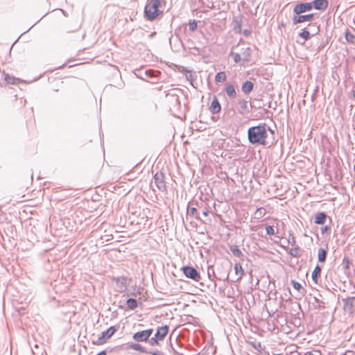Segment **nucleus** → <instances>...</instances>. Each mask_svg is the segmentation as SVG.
<instances>
[{
	"mask_svg": "<svg viewBox=\"0 0 355 355\" xmlns=\"http://www.w3.org/2000/svg\"><path fill=\"white\" fill-rule=\"evenodd\" d=\"M268 131L272 135L274 134V130H271L265 123L249 128L248 130L249 142L253 145L267 146L268 144L267 140L268 137Z\"/></svg>",
	"mask_w": 355,
	"mask_h": 355,
	"instance_id": "obj_1",
	"label": "nucleus"
},
{
	"mask_svg": "<svg viewBox=\"0 0 355 355\" xmlns=\"http://www.w3.org/2000/svg\"><path fill=\"white\" fill-rule=\"evenodd\" d=\"M160 5L159 0H149L148 1L144 8V15L148 20L153 21L159 15Z\"/></svg>",
	"mask_w": 355,
	"mask_h": 355,
	"instance_id": "obj_2",
	"label": "nucleus"
},
{
	"mask_svg": "<svg viewBox=\"0 0 355 355\" xmlns=\"http://www.w3.org/2000/svg\"><path fill=\"white\" fill-rule=\"evenodd\" d=\"M181 270L184 275L193 281L199 282L201 279L200 272L193 267L190 266H184L181 268Z\"/></svg>",
	"mask_w": 355,
	"mask_h": 355,
	"instance_id": "obj_3",
	"label": "nucleus"
},
{
	"mask_svg": "<svg viewBox=\"0 0 355 355\" xmlns=\"http://www.w3.org/2000/svg\"><path fill=\"white\" fill-rule=\"evenodd\" d=\"M116 330L117 328L115 326H111L107 330L103 331L100 336L98 338L97 341L94 342V343L96 345L104 344L107 339H109L114 335Z\"/></svg>",
	"mask_w": 355,
	"mask_h": 355,
	"instance_id": "obj_4",
	"label": "nucleus"
},
{
	"mask_svg": "<svg viewBox=\"0 0 355 355\" xmlns=\"http://www.w3.org/2000/svg\"><path fill=\"white\" fill-rule=\"evenodd\" d=\"M153 329H148L141 331L135 333L132 336V338L136 342H144L149 339L153 334Z\"/></svg>",
	"mask_w": 355,
	"mask_h": 355,
	"instance_id": "obj_5",
	"label": "nucleus"
},
{
	"mask_svg": "<svg viewBox=\"0 0 355 355\" xmlns=\"http://www.w3.org/2000/svg\"><path fill=\"white\" fill-rule=\"evenodd\" d=\"M343 309L349 314L355 315V297H348L343 299Z\"/></svg>",
	"mask_w": 355,
	"mask_h": 355,
	"instance_id": "obj_6",
	"label": "nucleus"
},
{
	"mask_svg": "<svg viewBox=\"0 0 355 355\" xmlns=\"http://www.w3.org/2000/svg\"><path fill=\"white\" fill-rule=\"evenodd\" d=\"M313 9L311 2H302L297 3L293 8V12L296 15H300Z\"/></svg>",
	"mask_w": 355,
	"mask_h": 355,
	"instance_id": "obj_7",
	"label": "nucleus"
},
{
	"mask_svg": "<svg viewBox=\"0 0 355 355\" xmlns=\"http://www.w3.org/2000/svg\"><path fill=\"white\" fill-rule=\"evenodd\" d=\"M154 182L157 189L161 191H165L166 190V183L164 180L163 173H155L154 177Z\"/></svg>",
	"mask_w": 355,
	"mask_h": 355,
	"instance_id": "obj_8",
	"label": "nucleus"
},
{
	"mask_svg": "<svg viewBox=\"0 0 355 355\" xmlns=\"http://www.w3.org/2000/svg\"><path fill=\"white\" fill-rule=\"evenodd\" d=\"M315 16V14L311 13L308 15H294L293 17V22L295 24H300L305 21H311Z\"/></svg>",
	"mask_w": 355,
	"mask_h": 355,
	"instance_id": "obj_9",
	"label": "nucleus"
},
{
	"mask_svg": "<svg viewBox=\"0 0 355 355\" xmlns=\"http://www.w3.org/2000/svg\"><path fill=\"white\" fill-rule=\"evenodd\" d=\"M117 291L119 292H124L127 289L128 278L125 277H119L116 279Z\"/></svg>",
	"mask_w": 355,
	"mask_h": 355,
	"instance_id": "obj_10",
	"label": "nucleus"
},
{
	"mask_svg": "<svg viewBox=\"0 0 355 355\" xmlns=\"http://www.w3.org/2000/svg\"><path fill=\"white\" fill-rule=\"evenodd\" d=\"M312 8L316 10H324L329 6L327 0H314L311 2Z\"/></svg>",
	"mask_w": 355,
	"mask_h": 355,
	"instance_id": "obj_11",
	"label": "nucleus"
},
{
	"mask_svg": "<svg viewBox=\"0 0 355 355\" xmlns=\"http://www.w3.org/2000/svg\"><path fill=\"white\" fill-rule=\"evenodd\" d=\"M168 331V327L167 325L159 327L157 329L154 336L159 340H162L166 337Z\"/></svg>",
	"mask_w": 355,
	"mask_h": 355,
	"instance_id": "obj_12",
	"label": "nucleus"
},
{
	"mask_svg": "<svg viewBox=\"0 0 355 355\" xmlns=\"http://www.w3.org/2000/svg\"><path fill=\"white\" fill-rule=\"evenodd\" d=\"M221 106L219 101L215 96L211 103V105L209 107V111L212 114H218L220 112Z\"/></svg>",
	"mask_w": 355,
	"mask_h": 355,
	"instance_id": "obj_13",
	"label": "nucleus"
},
{
	"mask_svg": "<svg viewBox=\"0 0 355 355\" xmlns=\"http://www.w3.org/2000/svg\"><path fill=\"white\" fill-rule=\"evenodd\" d=\"M253 88H254L253 83L251 81L247 80L243 83L242 87H241V90L244 94H248L252 91Z\"/></svg>",
	"mask_w": 355,
	"mask_h": 355,
	"instance_id": "obj_14",
	"label": "nucleus"
},
{
	"mask_svg": "<svg viewBox=\"0 0 355 355\" xmlns=\"http://www.w3.org/2000/svg\"><path fill=\"white\" fill-rule=\"evenodd\" d=\"M327 214L324 212H319L315 215L314 223L318 225H323L327 219Z\"/></svg>",
	"mask_w": 355,
	"mask_h": 355,
	"instance_id": "obj_15",
	"label": "nucleus"
},
{
	"mask_svg": "<svg viewBox=\"0 0 355 355\" xmlns=\"http://www.w3.org/2000/svg\"><path fill=\"white\" fill-rule=\"evenodd\" d=\"M225 92L229 98H234L236 96V92L234 85L229 84L225 87Z\"/></svg>",
	"mask_w": 355,
	"mask_h": 355,
	"instance_id": "obj_16",
	"label": "nucleus"
},
{
	"mask_svg": "<svg viewBox=\"0 0 355 355\" xmlns=\"http://www.w3.org/2000/svg\"><path fill=\"white\" fill-rule=\"evenodd\" d=\"M241 55L242 60L244 62H248L251 56V49L250 47L243 48Z\"/></svg>",
	"mask_w": 355,
	"mask_h": 355,
	"instance_id": "obj_17",
	"label": "nucleus"
},
{
	"mask_svg": "<svg viewBox=\"0 0 355 355\" xmlns=\"http://www.w3.org/2000/svg\"><path fill=\"white\" fill-rule=\"evenodd\" d=\"M321 270V267L319 265H317L312 272L311 278L315 284H318V277L320 275Z\"/></svg>",
	"mask_w": 355,
	"mask_h": 355,
	"instance_id": "obj_18",
	"label": "nucleus"
},
{
	"mask_svg": "<svg viewBox=\"0 0 355 355\" xmlns=\"http://www.w3.org/2000/svg\"><path fill=\"white\" fill-rule=\"evenodd\" d=\"M129 347L131 349L138 351V352H140L142 353H145V354L151 353V352L147 351L145 347H144L143 346H141L140 344H138V343H132L130 345Z\"/></svg>",
	"mask_w": 355,
	"mask_h": 355,
	"instance_id": "obj_19",
	"label": "nucleus"
},
{
	"mask_svg": "<svg viewBox=\"0 0 355 355\" xmlns=\"http://www.w3.org/2000/svg\"><path fill=\"white\" fill-rule=\"evenodd\" d=\"M193 204V202H189V205ZM189 205H188L187 208V212L188 214L190 216H193L196 219L202 221L201 218H200L199 214L197 212V208L196 207H189Z\"/></svg>",
	"mask_w": 355,
	"mask_h": 355,
	"instance_id": "obj_20",
	"label": "nucleus"
},
{
	"mask_svg": "<svg viewBox=\"0 0 355 355\" xmlns=\"http://www.w3.org/2000/svg\"><path fill=\"white\" fill-rule=\"evenodd\" d=\"M241 24L242 20L241 17H239L235 18L233 21L234 30L237 33H240L241 31Z\"/></svg>",
	"mask_w": 355,
	"mask_h": 355,
	"instance_id": "obj_21",
	"label": "nucleus"
},
{
	"mask_svg": "<svg viewBox=\"0 0 355 355\" xmlns=\"http://www.w3.org/2000/svg\"><path fill=\"white\" fill-rule=\"evenodd\" d=\"M266 214V210L263 207L257 208L254 212V217L256 219H260L263 217Z\"/></svg>",
	"mask_w": 355,
	"mask_h": 355,
	"instance_id": "obj_22",
	"label": "nucleus"
},
{
	"mask_svg": "<svg viewBox=\"0 0 355 355\" xmlns=\"http://www.w3.org/2000/svg\"><path fill=\"white\" fill-rule=\"evenodd\" d=\"M226 79H227V76H226L225 72H224V71H220V72L217 73L215 76V81L216 83H223L226 80Z\"/></svg>",
	"mask_w": 355,
	"mask_h": 355,
	"instance_id": "obj_23",
	"label": "nucleus"
},
{
	"mask_svg": "<svg viewBox=\"0 0 355 355\" xmlns=\"http://www.w3.org/2000/svg\"><path fill=\"white\" fill-rule=\"evenodd\" d=\"M299 37L302 38L304 41L308 40L311 37V32L306 28H304L302 30V31L299 33Z\"/></svg>",
	"mask_w": 355,
	"mask_h": 355,
	"instance_id": "obj_24",
	"label": "nucleus"
},
{
	"mask_svg": "<svg viewBox=\"0 0 355 355\" xmlns=\"http://www.w3.org/2000/svg\"><path fill=\"white\" fill-rule=\"evenodd\" d=\"M327 252L326 250L323 249V248H320L318 250V261L320 262H324L326 261V259H327Z\"/></svg>",
	"mask_w": 355,
	"mask_h": 355,
	"instance_id": "obj_25",
	"label": "nucleus"
},
{
	"mask_svg": "<svg viewBox=\"0 0 355 355\" xmlns=\"http://www.w3.org/2000/svg\"><path fill=\"white\" fill-rule=\"evenodd\" d=\"M4 80L8 84H11V85H16L19 82V79L16 78L13 76H10L8 74L5 75Z\"/></svg>",
	"mask_w": 355,
	"mask_h": 355,
	"instance_id": "obj_26",
	"label": "nucleus"
},
{
	"mask_svg": "<svg viewBox=\"0 0 355 355\" xmlns=\"http://www.w3.org/2000/svg\"><path fill=\"white\" fill-rule=\"evenodd\" d=\"M186 78L189 80L191 84L193 85V82L196 79V75L193 73L191 70H186Z\"/></svg>",
	"mask_w": 355,
	"mask_h": 355,
	"instance_id": "obj_27",
	"label": "nucleus"
},
{
	"mask_svg": "<svg viewBox=\"0 0 355 355\" xmlns=\"http://www.w3.org/2000/svg\"><path fill=\"white\" fill-rule=\"evenodd\" d=\"M234 270L236 275H239V278L237 279V281L241 279L243 275V270L241 264L236 263L234 265Z\"/></svg>",
	"mask_w": 355,
	"mask_h": 355,
	"instance_id": "obj_28",
	"label": "nucleus"
},
{
	"mask_svg": "<svg viewBox=\"0 0 355 355\" xmlns=\"http://www.w3.org/2000/svg\"><path fill=\"white\" fill-rule=\"evenodd\" d=\"M126 304L130 309H135L138 306L137 301L134 298H128Z\"/></svg>",
	"mask_w": 355,
	"mask_h": 355,
	"instance_id": "obj_29",
	"label": "nucleus"
},
{
	"mask_svg": "<svg viewBox=\"0 0 355 355\" xmlns=\"http://www.w3.org/2000/svg\"><path fill=\"white\" fill-rule=\"evenodd\" d=\"M240 108L241 111H240L241 113H243L246 111H248V102L245 100H241L239 102Z\"/></svg>",
	"mask_w": 355,
	"mask_h": 355,
	"instance_id": "obj_30",
	"label": "nucleus"
},
{
	"mask_svg": "<svg viewBox=\"0 0 355 355\" xmlns=\"http://www.w3.org/2000/svg\"><path fill=\"white\" fill-rule=\"evenodd\" d=\"M346 40L349 43H354L355 40V35L348 30L345 33Z\"/></svg>",
	"mask_w": 355,
	"mask_h": 355,
	"instance_id": "obj_31",
	"label": "nucleus"
},
{
	"mask_svg": "<svg viewBox=\"0 0 355 355\" xmlns=\"http://www.w3.org/2000/svg\"><path fill=\"white\" fill-rule=\"evenodd\" d=\"M230 55L233 58L234 62L239 63L242 60L241 55L238 53H235L233 51L230 52Z\"/></svg>",
	"mask_w": 355,
	"mask_h": 355,
	"instance_id": "obj_32",
	"label": "nucleus"
},
{
	"mask_svg": "<svg viewBox=\"0 0 355 355\" xmlns=\"http://www.w3.org/2000/svg\"><path fill=\"white\" fill-rule=\"evenodd\" d=\"M231 251L232 254L236 257H241L243 255L241 250L236 246L232 247Z\"/></svg>",
	"mask_w": 355,
	"mask_h": 355,
	"instance_id": "obj_33",
	"label": "nucleus"
},
{
	"mask_svg": "<svg viewBox=\"0 0 355 355\" xmlns=\"http://www.w3.org/2000/svg\"><path fill=\"white\" fill-rule=\"evenodd\" d=\"M289 254L293 257H298L300 256V248L295 247L290 250Z\"/></svg>",
	"mask_w": 355,
	"mask_h": 355,
	"instance_id": "obj_34",
	"label": "nucleus"
},
{
	"mask_svg": "<svg viewBox=\"0 0 355 355\" xmlns=\"http://www.w3.org/2000/svg\"><path fill=\"white\" fill-rule=\"evenodd\" d=\"M198 27L197 22L196 20H193L189 23V29L191 31H194Z\"/></svg>",
	"mask_w": 355,
	"mask_h": 355,
	"instance_id": "obj_35",
	"label": "nucleus"
},
{
	"mask_svg": "<svg viewBox=\"0 0 355 355\" xmlns=\"http://www.w3.org/2000/svg\"><path fill=\"white\" fill-rule=\"evenodd\" d=\"M293 286V288L300 292L301 290L304 291V288H302V285L295 281H292Z\"/></svg>",
	"mask_w": 355,
	"mask_h": 355,
	"instance_id": "obj_36",
	"label": "nucleus"
},
{
	"mask_svg": "<svg viewBox=\"0 0 355 355\" xmlns=\"http://www.w3.org/2000/svg\"><path fill=\"white\" fill-rule=\"evenodd\" d=\"M266 232L267 234L270 235V236L274 235L275 233L273 227L271 225L266 226Z\"/></svg>",
	"mask_w": 355,
	"mask_h": 355,
	"instance_id": "obj_37",
	"label": "nucleus"
},
{
	"mask_svg": "<svg viewBox=\"0 0 355 355\" xmlns=\"http://www.w3.org/2000/svg\"><path fill=\"white\" fill-rule=\"evenodd\" d=\"M309 26L311 28V27L314 28V29H312V32H313L312 35H316L320 31L319 26H315V24H309Z\"/></svg>",
	"mask_w": 355,
	"mask_h": 355,
	"instance_id": "obj_38",
	"label": "nucleus"
},
{
	"mask_svg": "<svg viewBox=\"0 0 355 355\" xmlns=\"http://www.w3.org/2000/svg\"><path fill=\"white\" fill-rule=\"evenodd\" d=\"M159 340L156 338L155 336L152 337L151 338H150L149 340V344L151 345V346H155V345H158V342Z\"/></svg>",
	"mask_w": 355,
	"mask_h": 355,
	"instance_id": "obj_39",
	"label": "nucleus"
},
{
	"mask_svg": "<svg viewBox=\"0 0 355 355\" xmlns=\"http://www.w3.org/2000/svg\"><path fill=\"white\" fill-rule=\"evenodd\" d=\"M288 243L291 244L292 246H294L295 245V239L293 235H290L288 239Z\"/></svg>",
	"mask_w": 355,
	"mask_h": 355,
	"instance_id": "obj_40",
	"label": "nucleus"
},
{
	"mask_svg": "<svg viewBox=\"0 0 355 355\" xmlns=\"http://www.w3.org/2000/svg\"><path fill=\"white\" fill-rule=\"evenodd\" d=\"M229 277V275L228 274H223L222 275H220V277H217L218 279L220 280H223V281H225L228 279Z\"/></svg>",
	"mask_w": 355,
	"mask_h": 355,
	"instance_id": "obj_41",
	"label": "nucleus"
},
{
	"mask_svg": "<svg viewBox=\"0 0 355 355\" xmlns=\"http://www.w3.org/2000/svg\"><path fill=\"white\" fill-rule=\"evenodd\" d=\"M209 211L207 207H205L202 210V215L204 216H207L209 215Z\"/></svg>",
	"mask_w": 355,
	"mask_h": 355,
	"instance_id": "obj_42",
	"label": "nucleus"
},
{
	"mask_svg": "<svg viewBox=\"0 0 355 355\" xmlns=\"http://www.w3.org/2000/svg\"><path fill=\"white\" fill-rule=\"evenodd\" d=\"M214 274V270L213 269V268H210L209 267L208 268V276L209 278H211V275Z\"/></svg>",
	"mask_w": 355,
	"mask_h": 355,
	"instance_id": "obj_43",
	"label": "nucleus"
},
{
	"mask_svg": "<svg viewBox=\"0 0 355 355\" xmlns=\"http://www.w3.org/2000/svg\"><path fill=\"white\" fill-rule=\"evenodd\" d=\"M214 274V270L213 269V268H210L209 267L208 268V276L209 278H211V275Z\"/></svg>",
	"mask_w": 355,
	"mask_h": 355,
	"instance_id": "obj_44",
	"label": "nucleus"
},
{
	"mask_svg": "<svg viewBox=\"0 0 355 355\" xmlns=\"http://www.w3.org/2000/svg\"><path fill=\"white\" fill-rule=\"evenodd\" d=\"M243 33L245 36L248 37L250 34V31L246 29L243 31Z\"/></svg>",
	"mask_w": 355,
	"mask_h": 355,
	"instance_id": "obj_45",
	"label": "nucleus"
},
{
	"mask_svg": "<svg viewBox=\"0 0 355 355\" xmlns=\"http://www.w3.org/2000/svg\"><path fill=\"white\" fill-rule=\"evenodd\" d=\"M106 351L103 350L98 353L96 355H106Z\"/></svg>",
	"mask_w": 355,
	"mask_h": 355,
	"instance_id": "obj_46",
	"label": "nucleus"
},
{
	"mask_svg": "<svg viewBox=\"0 0 355 355\" xmlns=\"http://www.w3.org/2000/svg\"><path fill=\"white\" fill-rule=\"evenodd\" d=\"M150 354L152 355H162L159 352H152L150 353Z\"/></svg>",
	"mask_w": 355,
	"mask_h": 355,
	"instance_id": "obj_47",
	"label": "nucleus"
},
{
	"mask_svg": "<svg viewBox=\"0 0 355 355\" xmlns=\"http://www.w3.org/2000/svg\"><path fill=\"white\" fill-rule=\"evenodd\" d=\"M123 86H124V83H121V84H119V85L118 87H119V89H121V88H123Z\"/></svg>",
	"mask_w": 355,
	"mask_h": 355,
	"instance_id": "obj_48",
	"label": "nucleus"
},
{
	"mask_svg": "<svg viewBox=\"0 0 355 355\" xmlns=\"http://www.w3.org/2000/svg\"><path fill=\"white\" fill-rule=\"evenodd\" d=\"M196 204L198 207H201L202 206V202H200V205L198 202H196Z\"/></svg>",
	"mask_w": 355,
	"mask_h": 355,
	"instance_id": "obj_49",
	"label": "nucleus"
},
{
	"mask_svg": "<svg viewBox=\"0 0 355 355\" xmlns=\"http://www.w3.org/2000/svg\"><path fill=\"white\" fill-rule=\"evenodd\" d=\"M344 355H354L352 354V352H345Z\"/></svg>",
	"mask_w": 355,
	"mask_h": 355,
	"instance_id": "obj_50",
	"label": "nucleus"
},
{
	"mask_svg": "<svg viewBox=\"0 0 355 355\" xmlns=\"http://www.w3.org/2000/svg\"><path fill=\"white\" fill-rule=\"evenodd\" d=\"M305 355H315V354H313V353H312V352H306V353L305 354Z\"/></svg>",
	"mask_w": 355,
	"mask_h": 355,
	"instance_id": "obj_51",
	"label": "nucleus"
},
{
	"mask_svg": "<svg viewBox=\"0 0 355 355\" xmlns=\"http://www.w3.org/2000/svg\"><path fill=\"white\" fill-rule=\"evenodd\" d=\"M353 96H354V97L355 98V89H354V90H353Z\"/></svg>",
	"mask_w": 355,
	"mask_h": 355,
	"instance_id": "obj_52",
	"label": "nucleus"
},
{
	"mask_svg": "<svg viewBox=\"0 0 355 355\" xmlns=\"http://www.w3.org/2000/svg\"><path fill=\"white\" fill-rule=\"evenodd\" d=\"M79 355H80V354H79Z\"/></svg>",
	"mask_w": 355,
	"mask_h": 355,
	"instance_id": "obj_53",
	"label": "nucleus"
}]
</instances>
